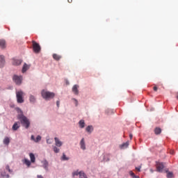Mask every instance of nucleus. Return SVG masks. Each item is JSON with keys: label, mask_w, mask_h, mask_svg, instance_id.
Segmentation results:
<instances>
[{"label": "nucleus", "mask_w": 178, "mask_h": 178, "mask_svg": "<svg viewBox=\"0 0 178 178\" xmlns=\"http://www.w3.org/2000/svg\"><path fill=\"white\" fill-rule=\"evenodd\" d=\"M56 105H57V107L59 108V105H60V102L59 100L56 102Z\"/></svg>", "instance_id": "obj_35"}, {"label": "nucleus", "mask_w": 178, "mask_h": 178, "mask_svg": "<svg viewBox=\"0 0 178 178\" xmlns=\"http://www.w3.org/2000/svg\"><path fill=\"white\" fill-rule=\"evenodd\" d=\"M29 156H30L31 162L32 163H34V162H35V156H34V154L30 153Z\"/></svg>", "instance_id": "obj_17"}, {"label": "nucleus", "mask_w": 178, "mask_h": 178, "mask_svg": "<svg viewBox=\"0 0 178 178\" xmlns=\"http://www.w3.org/2000/svg\"><path fill=\"white\" fill-rule=\"evenodd\" d=\"M86 131H87L88 133H91V132L92 131V130H93L92 126H91V125L88 126V127H86Z\"/></svg>", "instance_id": "obj_26"}, {"label": "nucleus", "mask_w": 178, "mask_h": 178, "mask_svg": "<svg viewBox=\"0 0 178 178\" xmlns=\"http://www.w3.org/2000/svg\"><path fill=\"white\" fill-rule=\"evenodd\" d=\"M136 170H138V172H140V170L141 169L140 167H136Z\"/></svg>", "instance_id": "obj_37"}, {"label": "nucleus", "mask_w": 178, "mask_h": 178, "mask_svg": "<svg viewBox=\"0 0 178 178\" xmlns=\"http://www.w3.org/2000/svg\"><path fill=\"white\" fill-rule=\"evenodd\" d=\"M22 60H14L13 62V65L15 66H19V65H22Z\"/></svg>", "instance_id": "obj_18"}, {"label": "nucleus", "mask_w": 178, "mask_h": 178, "mask_svg": "<svg viewBox=\"0 0 178 178\" xmlns=\"http://www.w3.org/2000/svg\"><path fill=\"white\" fill-rule=\"evenodd\" d=\"M13 81H15L17 86H20V84H22L23 77H22V76L14 75L13 77Z\"/></svg>", "instance_id": "obj_6"}, {"label": "nucleus", "mask_w": 178, "mask_h": 178, "mask_svg": "<svg viewBox=\"0 0 178 178\" xmlns=\"http://www.w3.org/2000/svg\"><path fill=\"white\" fill-rule=\"evenodd\" d=\"M47 144H51V143L49 142V143H48Z\"/></svg>", "instance_id": "obj_43"}, {"label": "nucleus", "mask_w": 178, "mask_h": 178, "mask_svg": "<svg viewBox=\"0 0 178 178\" xmlns=\"http://www.w3.org/2000/svg\"><path fill=\"white\" fill-rule=\"evenodd\" d=\"M81 149H86V142L84 141V138H83L80 142Z\"/></svg>", "instance_id": "obj_15"}, {"label": "nucleus", "mask_w": 178, "mask_h": 178, "mask_svg": "<svg viewBox=\"0 0 178 178\" xmlns=\"http://www.w3.org/2000/svg\"><path fill=\"white\" fill-rule=\"evenodd\" d=\"M161 133H162V129H161V128L159 127H156L154 129V134H156V136H158V134H161Z\"/></svg>", "instance_id": "obj_19"}, {"label": "nucleus", "mask_w": 178, "mask_h": 178, "mask_svg": "<svg viewBox=\"0 0 178 178\" xmlns=\"http://www.w3.org/2000/svg\"><path fill=\"white\" fill-rule=\"evenodd\" d=\"M72 92H74V94H75V95H79V86L74 85L72 87Z\"/></svg>", "instance_id": "obj_10"}, {"label": "nucleus", "mask_w": 178, "mask_h": 178, "mask_svg": "<svg viewBox=\"0 0 178 178\" xmlns=\"http://www.w3.org/2000/svg\"><path fill=\"white\" fill-rule=\"evenodd\" d=\"M6 170H8L10 173H13V170H10V167L8 165L6 166Z\"/></svg>", "instance_id": "obj_28"}, {"label": "nucleus", "mask_w": 178, "mask_h": 178, "mask_svg": "<svg viewBox=\"0 0 178 178\" xmlns=\"http://www.w3.org/2000/svg\"><path fill=\"white\" fill-rule=\"evenodd\" d=\"M43 168L45 169V170H48V166H49L48 161L47 160H44L42 161Z\"/></svg>", "instance_id": "obj_16"}, {"label": "nucleus", "mask_w": 178, "mask_h": 178, "mask_svg": "<svg viewBox=\"0 0 178 178\" xmlns=\"http://www.w3.org/2000/svg\"><path fill=\"white\" fill-rule=\"evenodd\" d=\"M41 95L44 99L47 101H49V99H52V98L55 97V93L52 92H49L45 90H42L41 92Z\"/></svg>", "instance_id": "obj_2"}, {"label": "nucleus", "mask_w": 178, "mask_h": 178, "mask_svg": "<svg viewBox=\"0 0 178 178\" xmlns=\"http://www.w3.org/2000/svg\"><path fill=\"white\" fill-rule=\"evenodd\" d=\"M49 141V139H48V140H47V144H48Z\"/></svg>", "instance_id": "obj_42"}, {"label": "nucleus", "mask_w": 178, "mask_h": 178, "mask_svg": "<svg viewBox=\"0 0 178 178\" xmlns=\"http://www.w3.org/2000/svg\"><path fill=\"white\" fill-rule=\"evenodd\" d=\"M54 141H55V143H56V147H62V145H63V143H62V141H60V140H59V138H54Z\"/></svg>", "instance_id": "obj_11"}, {"label": "nucleus", "mask_w": 178, "mask_h": 178, "mask_svg": "<svg viewBox=\"0 0 178 178\" xmlns=\"http://www.w3.org/2000/svg\"><path fill=\"white\" fill-rule=\"evenodd\" d=\"M0 48H1V49L6 48V42L4 40H0Z\"/></svg>", "instance_id": "obj_12"}, {"label": "nucleus", "mask_w": 178, "mask_h": 178, "mask_svg": "<svg viewBox=\"0 0 178 178\" xmlns=\"http://www.w3.org/2000/svg\"><path fill=\"white\" fill-rule=\"evenodd\" d=\"M39 141H41V136H38L35 140V143H39Z\"/></svg>", "instance_id": "obj_30"}, {"label": "nucleus", "mask_w": 178, "mask_h": 178, "mask_svg": "<svg viewBox=\"0 0 178 178\" xmlns=\"http://www.w3.org/2000/svg\"><path fill=\"white\" fill-rule=\"evenodd\" d=\"M1 175L3 178H8L9 177V174L6 173V172H5V171H2L1 173Z\"/></svg>", "instance_id": "obj_25"}, {"label": "nucleus", "mask_w": 178, "mask_h": 178, "mask_svg": "<svg viewBox=\"0 0 178 178\" xmlns=\"http://www.w3.org/2000/svg\"><path fill=\"white\" fill-rule=\"evenodd\" d=\"M3 144H5V145H9V143H10V139L8 137H6L3 139Z\"/></svg>", "instance_id": "obj_21"}, {"label": "nucleus", "mask_w": 178, "mask_h": 178, "mask_svg": "<svg viewBox=\"0 0 178 178\" xmlns=\"http://www.w3.org/2000/svg\"><path fill=\"white\" fill-rule=\"evenodd\" d=\"M37 177L38 178H44V177H42V175H38Z\"/></svg>", "instance_id": "obj_40"}, {"label": "nucleus", "mask_w": 178, "mask_h": 178, "mask_svg": "<svg viewBox=\"0 0 178 178\" xmlns=\"http://www.w3.org/2000/svg\"><path fill=\"white\" fill-rule=\"evenodd\" d=\"M20 128V122H15L14 124L13 125L12 129L14 131H16L18 129Z\"/></svg>", "instance_id": "obj_8"}, {"label": "nucleus", "mask_w": 178, "mask_h": 178, "mask_svg": "<svg viewBox=\"0 0 178 178\" xmlns=\"http://www.w3.org/2000/svg\"><path fill=\"white\" fill-rule=\"evenodd\" d=\"M29 69H30V65H27L26 63H24L22 67V73H25V72H27Z\"/></svg>", "instance_id": "obj_14"}, {"label": "nucleus", "mask_w": 178, "mask_h": 178, "mask_svg": "<svg viewBox=\"0 0 178 178\" xmlns=\"http://www.w3.org/2000/svg\"><path fill=\"white\" fill-rule=\"evenodd\" d=\"M29 101L31 102V104L35 103V97H34L33 95H31L29 97Z\"/></svg>", "instance_id": "obj_22"}, {"label": "nucleus", "mask_w": 178, "mask_h": 178, "mask_svg": "<svg viewBox=\"0 0 178 178\" xmlns=\"http://www.w3.org/2000/svg\"><path fill=\"white\" fill-rule=\"evenodd\" d=\"M5 66V56H0V67H3Z\"/></svg>", "instance_id": "obj_9"}, {"label": "nucleus", "mask_w": 178, "mask_h": 178, "mask_svg": "<svg viewBox=\"0 0 178 178\" xmlns=\"http://www.w3.org/2000/svg\"><path fill=\"white\" fill-rule=\"evenodd\" d=\"M133 178H140V177L135 175Z\"/></svg>", "instance_id": "obj_41"}, {"label": "nucleus", "mask_w": 178, "mask_h": 178, "mask_svg": "<svg viewBox=\"0 0 178 178\" xmlns=\"http://www.w3.org/2000/svg\"><path fill=\"white\" fill-rule=\"evenodd\" d=\"M67 2H68L69 3H72L73 2V0H67Z\"/></svg>", "instance_id": "obj_39"}, {"label": "nucleus", "mask_w": 178, "mask_h": 178, "mask_svg": "<svg viewBox=\"0 0 178 178\" xmlns=\"http://www.w3.org/2000/svg\"><path fill=\"white\" fill-rule=\"evenodd\" d=\"M62 160L63 161H69V158L66 156V154H65V153L63 154Z\"/></svg>", "instance_id": "obj_29"}, {"label": "nucleus", "mask_w": 178, "mask_h": 178, "mask_svg": "<svg viewBox=\"0 0 178 178\" xmlns=\"http://www.w3.org/2000/svg\"><path fill=\"white\" fill-rule=\"evenodd\" d=\"M129 138H130V140H131L133 138V134H129Z\"/></svg>", "instance_id": "obj_38"}, {"label": "nucleus", "mask_w": 178, "mask_h": 178, "mask_svg": "<svg viewBox=\"0 0 178 178\" xmlns=\"http://www.w3.org/2000/svg\"><path fill=\"white\" fill-rule=\"evenodd\" d=\"M129 175L130 176H131V177H134L136 176V175L134 174V172H133V171H129Z\"/></svg>", "instance_id": "obj_32"}, {"label": "nucleus", "mask_w": 178, "mask_h": 178, "mask_svg": "<svg viewBox=\"0 0 178 178\" xmlns=\"http://www.w3.org/2000/svg\"><path fill=\"white\" fill-rule=\"evenodd\" d=\"M79 178H88L87 175H86V173H84V172H83V171L79 172V170H77V171L72 172V176L74 177L75 176H79Z\"/></svg>", "instance_id": "obj_7"}, {"label": "nucleus", "mask_w": 178, "mask_h": 178, "mask_svg": "<svg viewBox=\"0 0 178 178\" xmlns=\"http://www.w3.org/2000/svg\"><path fill=\"white\" fill-rule=\"evenodd\" d=\"M24 163H25V165H27L28 167H30V165H31V161H30V160L27 159H24Z\"/></svg>", "instance_id": "obj_24"}, {"label": "nucleus", "mask_w": 178, "mask_h": 178, "mask_svg": "<svg viewBox=\"0 0 178 178\" xmlns=\"http://www.w3.org/2000/svg\"><path fill=\"white\" fill-rule=\"evenodd\" d=\"M19 112L20 113L17 116L18 120L20 121V123L24 126V127L29 129L30 127V120L27 119V117L24 116L22 110L19 109Z\"/></svg>", "instance_id": "obj_1"}, {"label": "nucleus", "mask_w": 178, "mask_h": 178, "mask_svg": "<svg viewBox=\"0 0 178 178\" xmlns=\"http://www.w3.org/2000/svg\"><path fill=\"white\" fill-rule=\"evenodd\" d=\"M53 58L55 59V60H60L62 58V56L54 54H53Z\"/></svg>", "instance_id": "obj_23"}, {"label": "nucleus", "mask_w": 178, "mask_h": 178, "mask_svg": "<svg viewBox=\"0 0 178 178\" xmlns=\"http://www.w3.org/2000/svg\"><path fill=\"white\" fill-rule=\"evenodd\" d=\"M72 99L73 101H74L76 106H77L79 105V102H77V99Z\"/></svg>", "instance_id": "obj_33"}, {"label": "nucleus", "mask_w": 178, "mask_h": 178, "mask_svg": "<svg viewBox=\"0 0 178 178\" xmlns=\"http://www.w3.org/2000/svg\"><path fill=\"white\" fill-rule=\"evenodd\" d=\"M165 172L167 173V178H172L173 177V172H169L168 169L164 170Z\"/></svg>", "instance_id": "obj_13"}, {"label": "nucleus", "mask_w": 178, "mask_h": 178, "mask_svg": "<svg viewBox=\"0 0 178 178\" xmlns=\"http://www.w3.org/2000/svg\"><path fill=\"white\" fill-rule=\"evenodd\" d=\"M33 44V49L35 54H40L41 51V46H40V44L37 43L35 41H32Z\"/></svg>", "instance_id": "obj_5"}, {"label": "nucleus", "mask_w": 178, "mask_h": 178, "mask_svg": "<svg viewBox=\"0 0 178 178\" xmlns=\"http://www.w3.org/2000/svg\"><path fill=\"white\" fill-rule=\"evenodd\" d=\"M154 91H158V88L156 86H154L153 88Z\"/></svg>", "instance_id": "obj_36"}, {"label": "nucleus", "mask_w": 178, "mask_h": 178, "mask_svg": "<svg viewBox=\"0 0 178 178\" xmlns=\"http://www.w3.org/2000/svg\"><path fill=\"white\" fill-rule=\"evenodd\" d=\"M31 140H32V141H35V138L34 137V135L31 136Z\"/></svg>", "instance_id": "obj_34"}, {"label": "nucleus", "mask_w": 178, "mask_h": 178, "mask_svg": "<svg viewBox=\"0 0 178 178\" xmlns=\"http://www.w3.org/2000/svg\"><path fill=\"white\" fill-rule=\"evenodd\" d=\"M127 147H129V142H126L122 145H121L120 148L124 149V148H127Z\"/></svg>", "instance_id": "obj_27"}, {"label": "nucleus", "mask_w": 178, "mask_h": 178, "mask_svg": "<svg viewBox=\"0 0 178 178\" xmlns=\"http://www.w3.org/2000/svg\"><path fill=\"white\" fill-rule=\"evenodd\" d=\"M24 96V92L23 91L19 90L16 92V97H17V102L18 104H23L24 102V99H23V97Z\"/></svg>", "instance_id": "obj_3"}, {"label": "nucleus", "mask_w": 178, "mask_h": 178, "mask_svg": "<svg viewBox=\"0 0 178 178\" xmlns=\"http://www.w3.org/2000/svg\"><path fill=\"white\" fill-rule=\"evenodd\" d=\"M79 127L81 129H84L85 126H86V122H84L83 120H81L79 122Z\"/></svg>", "instance_id": "obj_20"}, {"label": "nucleus", "mask_w": 178, "mask_h": 178, "mask_svg": "<svg viewBox=\"0 0 178 178\" xmlns=\"http://www.w3.org/2000/svg\"><path fill=\"white\" fill-rule=\"evenodd\" d=\"M54 152H55L56 154H58V153L59 152L60 149H59V148L56 147V146H55V147H54Z\"/></svg>", "instance_id": "obj_31"}, {"label": "nucleus", "mask_w": 178, "mask_h": 178, "mask_svg": "<svg viewBox=\"0 0 178 178\" xmlns=\"http://www.w3.org/2000/svg\"><path fill=\"white\" fill-rule=\"evenodd\" d=\"M156 172H159V173H162L166 170V169H165V165H163V163L159 162L156 163Z\"/></svg>", "instance_id": "obj_4"}]
</instances>
